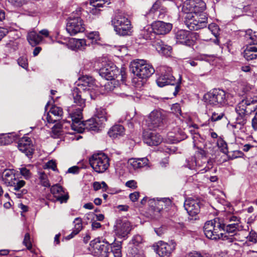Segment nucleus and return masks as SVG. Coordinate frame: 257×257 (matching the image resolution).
Listing matches in <instances>:
<instances>
[{
    "label": "nucleus",
    "instance_id": "nucleus-1",
    "mask_svg": "<svg viewBox=\"0 0 257 257\" xmlns=\"http://www.w3.org/2000/svg\"><path fill=\"white\" fill-rule=\"evenodd\" d=\"M205 9L206 4L202 0H186L184 3V23L190 30L197 31L207 26L208 18L202 13Z\"/></svg>",
    "mask_w": 257,
    "mask_h": 257
},
{
    "label": "nucleus",
    "instance_id": "nucleus-2",
    "mask_svg": "<svg viewBox=\"0 0 257 257\" xmlns=\"http://www.w3.org/2000/svg\"><path fill=\"white\" fill-rule=\"evenodd\" d=\"M73 106L68 109L70 117L72 123L70 124L72 130L77 132L79 133H83L85 130L98 132L104 127L102 122H100L95 118L89 119L85 121H81L82 118V110L84 107L81 109L80 117L77 116L78 110L80 109V106Z\"/></svg>",
    "mask_w": 257,
    "mask_h": 257
},
{
    "label": "nucleus",
    "instance_id": "nucleus-3",
    "mask_svg": "<svg viewBox=\"0 0 257 257\" xmlns=\"http://www.w3.org/2000/svg\"><path fill=\"white\" fill-rule=\"evenodd\" d=\"M77 85L78 87L73 89L72 94L74 103L77 106H80V109L77 111V116L80 117L82 107L85 106L86 97L92 96L91 92L96 86L95 81L92 77L85 75L79 79Z\"/></svg>",
    "mask_w": 257,
    "mask_h": 257
},
{
    "label": "nucleus",
    "instance_id": "nucleus-4",
    "mask_svg": "<svg viewBox=\"0 0 257 257\" xmlns=\"http://www.w3.org/2000/svg\"><path fill=\"white\" fill-rule=\"evenodd\" d=\"M222 229L219 217L206 221L203 227L204 234L208 238L212 240L221 239L229 242H233V238L222 232Z\"/></svg>",
    "mask_w": 257,
    "mask_h": 257
},
{
    "label": "nucleus",
    "instance_id": "nucleus-5",
    "mask_svg": "<svg viewBox=\"0 0 257 257\" xmlns=\"http://www.w3.org/2000/svg\"><path fill=\"white\" fill-rule=\"evenodd\" d=\"M231 95L223 89L215 88L204 95V101L207 105L216 107H221L228 103Z\"/></svg>",
    "mask_w": 257,
    "mask_h": 257
},
{
    "label": "nucleus",
    "instance_id": "nucleus-6",
    "mask_svg": "<svg viewBox=\"0 0 257 257\" xmlns=\"http://www.w3.org/2000/svg\"><path fill=\"white\" fill-rule=\"evenodd\" d=\"M223 231L228 233H234L237 231L243 229V225L240 218L235 216L231 213H225L223 216L219 217Z\"/></svg>",
    "mask_w": 257,
    "mask_h": 257
},
{
    "label": "nucleus",
    "instance_id": "nucleus-7",
    "mask_svg": "<svg viewBox=\"0 0 257 257\" xmlns=\"http://www.w3.org/2000/svg\"><path fill=\"white\" fill-rule=\"evenodd\" d=\"M81 9L78 8L73 12L67 20L66 30L71 36L83 32L85 31V25L81 18Z\"/></svg>",
    "mask_w": 257,
    "mask_h": 257
},
{
    "label": "nucleus",
    "instance_id": "nucleus-8",
    "mask_svg": "<svg viewBox=\"0 0 257 257\" xmlns=\"http://www.w3.org/2000/svg\"><path fill=\"white\" fill-rule=\"evenodd\" d=\"M131 66L132 71L134 75L143 79L150 77L155 72L152 65L143 59L134 61Z\"/></svg>",
    "mask_w": 257,
    "mask_h": 257
},
{
    "label": "nucleus",
    "instance_id": "nucleus-9",
    "mask_svg": "<svg viewBox=\"0 0 257 257\" xmlns=\"http://www.w3.org/2000/svg\"><path fill=\"white\" fill-rule=\"evenodd\" d=\"M89 162L93 170L97 173L104 172L109 166V159L104 153L93 154Z\"/></svg>",
    "mask_w": 257,
    "mask_h": 257
},
{
    "label": "nucleus",
    "instance_id": "nucleus-10",
    "mask_svg": "<svg viewBox=\"0 0 257 257\" xmlns=\"http://www.w3.org/2000/svg\"><path fill=\"white\" fill-rule=\"evenodd\" d=\"M244 37L247 40H250L251 41L248 42L249 45H247L243 51L244 58L247 61L257 59V42L255 36L252 31L249 29L245 31Z\"/></svg>",
    "mask_w": 257,
    "mask_h": 257
},
{
    "label": "nucleus",
    "instance_id": "nucleus-11",
    "mask_svg": "<svg viewBox=\"0 0 257 257\" xmlns=\"http://www.w3.org/2000/svg\"><path fill=\"white\" fill-rule=\"evenodd\" d=\"M114 30L120 36L129 35L131 30V24L130 20L122 15L116 16L112 20Z\"/></svg>",
    "mask_w": 257,
    "mask_h": 257
},
{
    "label": "nucleus",
    "instance_id": "nucleus-12",
    "mask_svg": "<svg viewBox=\"0 0 257 257\" xmlns=\"http://www.w3.org/2000/svg\"><path fill=\"white\" fill-rule=\"evenodd\" d=\"M162 74L160 76H165V79L168 81V85H175V90L173 92L174 96H176L180 89V84L181 82L182 77L178 75V78L176 80L175 77L171 74L172 69L169 67L163 66L161 68Z\"/></svg>",
    "mask_w": 257,
    "mask_h": 257
},
{
    "label": "nucleus",
    "instance_id": "nucleus-13",
    "mask_svg": "<svg viewBox=\"0 0 257 257\" xmlns=\"http://www.w3.org/2000/svg\"><path fill=\"white\" fill-rule=\"evenodd\" d=\"M167 15V9L160 1H156L147 14V18L153 20L163 19Z\"/></svg>",
    "mask_w": 257,
    "mask_h": 257
},
{
    "label": "nucleus",
    "instance_id": "nucleus-14",
    "mask_svg": "<svg viewBox=\"0 0 257 257\" xmlns=\"http://www.w3.org/2000/svg\"><path fill=\"white\" fill-rule=\"evenodd\" d=\"M257 109V97L246 98L240 101L235 108L236 112L250 113Z\"/></svg>",
    "mask_w": 257,
    "mask_h": 257
},
{
    "label": "nucleus",
    "instance_id": "nucleus-15",
    "mask_svg": "<svg viewBox=\"0 0 257 257\" xmlns=\"http://www.w3.org/2000/svg\"><path fill=\"white\" fill-rule=\"evenodd\" d=\"M206 162L208 161L204 157L202 158V160H197L195 157H192L187 160V167L191 170H195L201 173H204L209 171L210 169L209 167L207 166Z\"/></svg>",
    "mask_w": 257,
    "mask_h": 257
},
{
    "label": "nucleus",
    "instance_id": "nucleus-16",
    "mask_svg": "<svg viewBox=\"0 0 257 257\" xmlns=\"http://www.w3.org/2000/svg\"><path fill=\"white\" fill-rule=\"evenodd\" d=\"M164 115L160 110H153L149 115L148 120V126L149 129L155 130L161 126L163 123Z\"/></svg>",
    "mask_w": 257,
    "mask_h": 257
},
{
    "label": "nucleus",
    "instance_id": "nucleus-17",
    "mask_svg": "<svg viewBox=\"0 0 257 257\" xmlns=\"http://www.w3.org/2000/svg\"><path fill=\"white\" fill-rule=\"evenodd\" d=\"M119 70L112 63L105 64L99 70V74L106 80L114 79L117 77Z\"/></svg>",
    "mask_w": 257,
    "mask_h": 257
},
{
    "label": "nucleus",
    "instance_id": "nucleus-18",
    "mask_svg": "<svg viewBox=\"0 0 257 257\" xmlns=\"http://www.w3.org/2000/svg\"><path fill=\"white\" fill-rule=\"evenodd\" d=\"M17 147L21 152L28 157H31L34 151L32 140L28 137H24L20 139Z\"/></svg>",
    "mask_w": 257,
    "mask_h": 257
},
{
    "label": "nucleus",
    "instance_id": "nucleus-19",
    "mask_svg": "<svg viewBox=\"0 0 257 257\" xmlns=\"http://www.w3.org/2000/svg\"><path fill=\"white\" fill-rule=\"evenodd\" d=\"M25 185V181L16 178L8 187H11L10 190L16 195V197L21 198L24 195L27 193V189H22Z\"/></svg>",
    "mask_w": 257,
    "mask_h": 257
},
{
    "label": "nucleus",
    "instance_id": "nucleus-20",
    "mask_svg": "<svg viewBox=\"0 0 257 257\" xmlns=\"http://www.w3.org/2000/svg\"><path fill=\"white\" fill-rule=\"evenodd\" d=\"M176 244L171 241L167 243L163 241H160L157 244V253L161 257H168L175 249Z\"/></svg>",
    "mask_w": 257,
    "mask_h": 257
},
{
    "label": "nucleus",
    "instance_id": "nucleus-21",
    "mask_svg": "<svg viewBox=\"0 0 257 257\" xmlns=\"http://www.w3.org/2000/svg\"><path fill=\"white\" fill-rule=\"evenodd\" d=\"M115 233L118 236L125 237L132 229L131 223L126 220L117 219L114 226Z\"/></svg>",
    "mask_w": 257,
    "mask_h": 257
},
{
    "label": "nucleus",
    "instance_id": "nucleus-22",
    "mask_svg": "<svg viewBox=\"0 0 257 257\" xmlns=\"http://www.w3.org/2000/svg\"><path fill=\"white\" fill-rule=\"evenodd\" d=\"M184 208L190 216H195L200 212L199 201L192 198L186 199L184 204Z\"/></svg>",
    "mask_w": 257,
    "mask_h": 257
},
{
    "label": "nucleus",
    "instance_id": "nucleus-23",
    "mask_svg": "<svg viewBox=\"0 0 257 257\" xmlns=\"http://www.w3.org/2000/svg\"><path fill=\"white\" fill-rule=\"evenodd\" d=\"M143 138L144 142L149 146H158L162 141V138L159 134L150 130L144 131Z\"/></svg>",
    "mask_w": 257,
    "mask_h": 257
},
{
    "label": "nucleus",
    "instance_id": "nucleus-24",
    "mask_svg": "<svg viewBox=\"0 0 257 257\" xmlns=\"http://www.w3.org/2000/svg\"><path fill=\"white\" fill-rule=\"evenodd\" d=\"M98 239H95L94 244L93 247L95 250V252L98 255L99 257H107L110 254V244L106 241L101 242L99 240L97 241Z\"/></svg>",
    "mask_w": 257,
    "mask_h": 257
},
{
    "label": "nucleus",
    "instance_id": "nucleus-25",
    "mask_svg": "<svg viewBox=\"0 0 257 257\" xmlns=\"http://www.w3.org/2000/svg\"><path fill=\"white\" fill-rule=\"evenodd\" d=\"M172 29V25L169 23H165L158 21L152 24V29L154 34L157 35H165L168 33Z\"/></svg>",
    "mask_w": 257,
    "mask_h": 257
},
{
    "label": "nucleus",
    "instance_id": "nucleus-26",
    "mask_svg": "<svg viewBox=\"0 0 257 257\" xmlns=\"http://www.w3.org/2000/svg\"><path fill=\"white\" fill-rule=\"evenodd\" d=\"M50 191L56 200L61 203L67 202L69 199L68 192H65L62 187L58 184L53 185Z\"/></svg>",
    "mask_w": 257,
    "mask_h": 257
},
{
    "label": "nucleus",
    "instance_id": "nucleus-27",
    "mask_svg": "<svg viewBox=\"0 0 257 257\" xmlns=\"http://www.w3.org/2000/svg\"><path fill=\"white\" fill-rule=\"evenodd\" d=\"M63 114L62 108L57 106H53L46 115V119L49 123H55L60 120Z\"/></svg>",
    "mask_w": 257,
    "mask_h": 257
},
{
    "label": "nucleus",
    "instance_id": "nucleus-28",
    "mask_svg": "<svg viewBox=\"0 0 257 257\" xmlns=\"http://www.w3.org/2000/svg\"><path fill=\"white\" fill-rule=\"evenodd\" d=\"M191 33L185 30H178L175 33V38L177 42L187 46L192 44Z\"/></svg>",
    "mask_w": 257,
    "mask_h": 257
},
{
    "label": "nucleus",
    "instance_id": "nucleus-29",
    "mask_svg": "<svg viewBox=\"0 0 257 257\" xmlns=\"http://www.w3.org/2000/svg\"><path fill=\"white\" fill-rule=\"evenodd\" d=\"M86 41L85 39H77L75 38H71L68 43V47L72 50H83L87 46Z\"/></svg>",
    "mask_w": 257,
    "mask_h": 257
},
{
    "label": "nucleus",
    "instance_id": "nucleus-30",
    "mask_svg": "<svg viewBox=\"0 0 257 257\" xmlns=\"http://www.w3.org/2000/svg\"><path fill=\"white\" fill-rule=\"evenodd\" d=\"M147 200H148V203L149 205L151 206L152 207H155L157 205H158L159 206H161L162 209L163 206H170L171 204V200L169 198H162L156 202L155 199H148L147 197H144L141 200V203L142 204H144Z\"/></svg>",
    "mask_w": 257,
    "mask_h": 257
},
{
    "label": "nucleus",
    "instance_id": "nucleus-31",
    "mask_svg": "<svg viewBox=\"0 0 257 257\" xmlns=\"http://www.w3.org/2000/svg\"><path fill=\"white\" fill-rule=\"evenodd\" d=\"M152 45L159 53L164 55H169L172 49L170 46L165 45L161 40L157 38L153 42Z\"/></svg>",
    "mask_w": 257,
    "mask_h": 257
},
{
    "label": "nucleus",
    "instance_id": "nucleus-32",
    "mask_svg": "<svg viewBox=\"0 0 257 257\" xmlns=\"http://www.w3.org/2000/svg\"><path fill=\"white\" fill-rule=\"evenodd\" d=\"M149 163V160L147 158L138 159L132 158L128 160V164L134 170L142 168L147 166Z\"/></svg>",
    "mask_w": 257,
    "mask_h": 257
},
{
    "label": "nucleus",
    "instance_id": "nucleus-33",
    "mask_svg": "<svg viewBox=\"0 0 257 257\" xmlns=\"http://www.w3.org/2000/svg\"><path fill=\"white\" fill-rule=\"evenodd\" d=\"M110 3L109 0H90V4L92 6L91 13L96 14L103 8Z\"/></svg>",
    "mask_w": 257,
    "mask_h": 257
},
{
    "label": "nucleus",
    "instance_id": "nucleus-34",
    "mask_svg": "<svg viewBox=\"0 0 257 257\" xmlns=\"http://www.w3.org/2000/svg\"><path fill=\"white\" fill-rule=\"evenodd\" d=\"M16 178L13 170L6 169L2 173V179L4 184L8 186Z\"/></svg>",
    "mask_w": 257,
    "mask_h": 257
},
{
    "label": "nucleus",
    "instance_id": "nucleus-35",
    "mask_svg": "<svg viewBox=\"0 0 257 257\" xmlns=\"http://www.w3.org/2000/svg\"><path fill=\"white\" fill-rule=\"evenodd\" d=\"M124 134V128L120 124H115L112 126L108 131V135L110 138H116L122 136Z\"/></svg>",
    "mask_w": 257,
    "mask_h": 257
},
{
    "label": "nucleus",
    "instance_id": "nucleus-36",
    "mask_svg": "<svg viewBox=\"0 0 257 257\" xmlns=\"http://www.w3.org/2000/svg\"><path fill=\"white\" fill-rule=\"evenodd\" d=\"M27 40L30 44L32 46H35L40 43L43 40V37L35 31L29 32L27 35Z\"/></svg>",
    "mask_w": 257,
    "mask_h": 257
},
{
    "label": "nucleus",
    "instance_id": "nucleus-37",
    "mask_svg": "<svg viewBox=\"0 0 257 257\" xmlns=\"http://www.w3.org/2000/svg\"><path fill=\"white\" fill-rule=\"evenodd\" d=\"M95 116L96 119L99 120L100 122H102L104 125V123L107 120L108 115L107 114L105 109L99 107L96 108Z\"/></svg>",
    "mask_w": 257,
    "mask_h": 257
},
{
    "label": "nucleus",
    "instance_id": "nucleus-38",
    "mask_svg": "<svg viewBox=\"0 0 257 257\" xmlns=\"http://www.w3.org/2000/svg\"><path fill=\"white\" fill-rule=\"evenodd\" d=\"M110 254L113 257H121V246L120 242H114L110 244Z\"/></svg>",
    "mask_w": 257,
    "mask_h": 257
},
{
    "label": "nucleus",
    "instance_id": "nucleus-39",
    "mask_svg": "<svg viewBox=\"0 0 257 257\" xmlns=\"http://www.w3.org/2000/svg\"><path fill=\"white\" fill-rule=\"evenodd\" d=\"M13 138L10 134L0 135V145H7L13 142Z\"/></svg>",
    "mask_w": 257,
    "mask_h": 257
},
{
    "label": "nucleus",
    "instance_id": "nucleus-40",
    "mask_svg": "<svg viewBox=\"0 0 257 257\" xmlns=\"http://www.w3.org/2000/svg\"><path fill=\"white\" fill-rule=\"evenodd\" d=\"M236 113L237 115L236 117V123L243 125L246 123L248 113L242 112H236Z\"/></svg>",
    "mask_w": 257,
    "mask_h": 257
},
{
    "label": "nucleus",
    "instance_id": "nucleus-41",
    "mask_svg": "<svg viewBox=\"0 0 257 257\" xmlns=\"http://www.w3.org/2000/svg\"><path fill=\"white\" fill-rule=\"evenodd\" d=\"M74 227L73 231L74 234H78L82 229V220L80 217L76 218L74 221Z\"/></svg>",
    "mask_w": 257,
    "mask_h": 257
},
{
    "label": "nucleus",
    "instance_id": "nucleus-42",
    "mask_svg": "<svg viewBox=\"0 0 257 257\" xmlns=\"http://www.w3.org/2000/svg\"><path fill=\"white\" fill-rule=\"evenodd\" d=\"M208 29L216 38L219 35L220 29L215 23H211L208 26Z\"/></svg>",
    "mask_w": 257,
    "mask_h": 257
},
{
    "label": "nucleus",
    "instance_id": "nucleus-43",
    "mask_svg": "<svg viewBox=\"0 0 257 257\" xmlns=\"http://www.w3.org/2000/svg\"><path fill=\"white\" fill-rule=\"evenodd\" d=\"M88 39L91 40V43H96L100 40L99 34L98 32H91L87 36Z\"/></svg>",
    "mask_w": 257,
    "mask_h": 257
},
{
    "label": "nucleus",
    "instance_id": "nucleus-44",
    "mask_svg": "<svg viewBox=\"0 0 257 257\" xmlns=\"http://www.w3.org/2000/svg\"><path fill=\"white\" fill-rule=\"evenodd\" d=\"M40 179L41 184L46 187L50 186V183L48 180L47 175L44 172H42L40 174Z\"/></svg>",
    "mask_w": 257,
    "mask_h": 257
},
{
    "label": "nucleus",
    "instance_id": "nucleus-45",
    "mask_svg": "<svg viewBox=\"0 0 257 257\" xmlns=\"http://www.w3.org/2000/svg\"><path fill=\"white\" fill-rule=\"evenodd\" d=\"M19 169L21 175H22L25 179L28 180L31 178L32 173L27 168L22 167Z\"/></svg>",
    "mask_w": 257,
    "mask_h": 257
},
{
    "label": "nucleus",
    "instance_id": "nucleus-46",
    "mask_svg": "<svg viewBox=\"0 0 257 257\" xmlns=\"http://www.w3.org/2000/svg\"><path fill=\"white\" fill-rule=\"evenodd\" d=\"M224 116V113L223 112L218 113L215 112H213L209 120H210L212 121H218L221 119Z\"/></svg>",
    "mask_w": 257,
    "mask_h": 257
},
{
    "label": "nucleus",
    "instance_id": "nucleus-47",
    "mask_svg": "<svg viewBox=\"0 0 257 257\" xmlns=\"http://www.w3.org/2000/svg\"><path fill=\"white\" fill-rule=\"evenodd\" d=\"M217 145L222 153L225 154L228 153L227 145L225 142L223 140H220L218 142Z\"/></svg>",
    "mask_w": 257,
    "mask_h": 257
},
{
    "label": "nucleus",
    "instance_id": "nucleus-48",
    "mask_svg": "<svg viewBox=\"0 0 257 257\" xmlns=\"http://www.w3.org/2000/svg\"><path fill=\"white\" fill-rule=\"evenodd\" d=\"M254 66L250 65H242L240 69L242 71L251 74L254 73L253 71Z\"/></svg>",
    "mask_w": 257,
    "mask_h": 257
},
{
    "label": "nucleus",
    "instance_id": "nucleus-49",
    "mask_svg": "<svg viewBox=\"0 0 257 257\" xmlns=\"http://www.w3.org/2000/svg\"><path fill=\"white\" fill-rule=\"evenodd\" d=\"M142 242L143 238L142 236L140 235H135L132 239V244H133L134 246H139Z\"/></svg>",
    "mask_w": 257,
    "mask_h": 257
},
{
    "label": "nucleus",
    "instance_id": "nucleus-50",
    "mask_svg": "<svg viewBox=\"0 0 257 257\" xmlns=\"http://www.w3.org/2000/svg\"><path fill=\"white\" fill-rule=\"evenodd\" d=\"M246 238L249 241L253 243L257 242V233L253 230H251Z\"/></svg>",
    "mask_w": 257,
    "mask_h": 257
},
{
    "label": "nucleus",
    "instance_id": "nucleus-51",
    "mask_svg": "<svg viewBox=\"0 0 257 257\" xmlns=\"http://www.w3.org/2000/svg\"><path fill=\"white\" fill-rule=\"evenodd\" d=\"M23 244L27 247V249L30 250L32 248V243L30 241V236L29 233H27L24 237Z\"/></svg>",
    "mask_w": 257,
    "mask_h": 257
},
{
    "label": "nucleus",
    "instance_id": "nucleus-52",
    "mask_svg": "<svg viewBox=\"0 0 257 257\" xmlns=\"http://www.w3.org/2000/svg\"><path fill=\"white\" fill-rule=\"evenodd\" d=\"M18 64L23 67V68L26 69L28 67V60L25 56L20 57L18 59Z\"/></svg>",
    "mask_w": 257,
    "mask_h": 257
},
{
    "label": "nucleus",
    "instance_id": "nucleus-53",
    "mask_svg": "<svg viewBox=\"0 0 257 257\" xmlns=\"http://www.w3.org/2000/svg\"><path fill=\"white\" fill-rule=\"evenodd\" d=\"M171 110L172 112L175 114L177 116L181 115V109L179 104H174L171 107Z\"/></svg>",
    "mask_w": 257,
    "mask_h": 257
},
{
    "label": "nucleus",
    "instance_id": "nucleus-54",
    "mask_svg": "<svg viewBox=\"0 0 257 257\" xmlns=\"http://www.w3.org/2000/svg\"><path fill=\"white\" fill-rule=\"evenodd\" d=\"M156 82L157 85L160 87H162L168 85V81L165 79V76H160L156 80Z\"/></svg>",
    "mask_w": 257,
    "mask_h": 257
},
{
    "label": "nucleus",
    "instance_id": "nucleus-55",
    "mask_svg": "<svg viewBox=\"0 0 257 257\" xmlns=\"http://www.w3.org/2000/svg\"><path fill=\"white\" fill-rule=\"evenodd\" d=\"M184 63L186 65L189 64L192 67H195L197 66L198 64L197 62L196 61V60L188 58L185 59Z\"/></svg>",
    "mask_w": 257,
    "mask_h": 257
},
{
    "label": "nucleus",
    "instance_id": "nucleus-56",
    "mask_svg": "<svg viewBox=\"0 0 257 257\" xmlns=\"http://www.w3.org/2000/svg\"><path fill=\"white\" fill-rule=\"evenodd\" d=\"M154 230L158 235L161 236L165 233L166 228L164 226H161L159 228H155Z\"/></svg>",
    "mask_w": 257,
    "mask_h": 257
},
{
    "label": "nucleus",
    "instance_id": "nucleus-57",
    "mask_svg": "<svg viewBox=\"0 0 257 257\" xmlns=\"http://www.w3.org/2000/svg\"><path fill=\"white\" fill-rule=\"evenodd\" d=\"M125 186L127 187L135 189L137 187V182L135 180H130L126 182Z\"/></svg>",
    "mask_w": 257,
    "mask_h": 257
},
{
    "label": "nucleus",
    "instance_id": "nucleus-58",
    "mask_svg": "<svg viewBox=\"0 0 257 257\" xmlns=\"http://www.w3.org/2000/svg\"><path fill=\"white\" fill-rule=\"evenodd\" d=\"M79 171V168L78 166H73L68 169L67 173L72 174H77Z\"/></svg>",
    "mask_w": 257,
    "mask_h": 257
},
{
    "label": "nucleus",
    "instance_id": "nucleus-59",
    "mask_svg": "<svg viewBox=\"0 0 257 257\" xmlns=\"http://www.w3.org/2000/svg\"><path fill=\"white\" fill-rule=\"evenodd\" d=\"M46 165L48 168L51 169L53 171H55L56 170V164L53 160L49 161L47 163Z\"/></svg>",
    "mask_w": 257,
    "mask_h": 257
},
{
    "label": "nucleus",
    "instance_id": "nucleus-60",
    "mask_svg": "<svg viewBox=\"0 0 257 257\" xmlns=\"http://www.w3.org/2000/svg\"><path fill=\"white\" fill-rule=\"evenodd\" d=\"M129 196H130V199L133 202H135L138 200V199L139 197V193L138 192H135L134 193H131L130 194Z\"/></svg>",
    "mask_w": 257,
    "mask_h": 257
},
{
    "label": "nucleus",
    "instance_id": "nucleus-61",
    "mask_svg": "<svg viewBox=\"0 0 257 257\" xmlns=\"http://www.w3.org/2000/svg\"><path fill=\"white\" fill-rule=\"evenodd\" d=\"M101 226V224L99 222L95 221H93L91 223V227L93 230H96L98 228H100Z\"/></svg>",
    "mask_w": 257,
    "mask_h": 257
},
{
    "label": "nucleus",
    "instance_id": "nucleus-62",
    "mask_svg": "<svg viewBox=\"0 0 257 257\" xmlns=\"http://www.w3.org/2000/svg\"><path fill=\"white\" fill-rule=\"evenodd\" d=\"M8 33V31L7 29L0 27V41Z\"/></svg>",
    "mask_w": 257,
    "mask_h": 257
},
{
    "label": "nucleus",
    "instance_id": "nucleus-63",
    "mask_svg": "<svg viewBox=\"0 0 257 257\" xmlns=\"http://www.w3.org/2000/svg\"><path fill=\"white\" fill-rule=\"evenodd\" d=\"M252 126L254 130H257V112L252 119Z\"/></svg>",
    "mask_w": 257,
    "mask_h": 257
},
{
    "label": "nucleus",
    "instance_id": "nucleus-64",
    "mask_svg": "<svg viewBox=\"0 0 257 257\" xmlns=\"http://www.w3.org/2000/svg\"><path fill=\"white\" fill-rule=\"evenodd\" d=\"M187 257H203L200 253L194 252L190 253Z\"/></svg>",
    "mask_w": 257,
    "mask_h": 257
}]
</instances>
